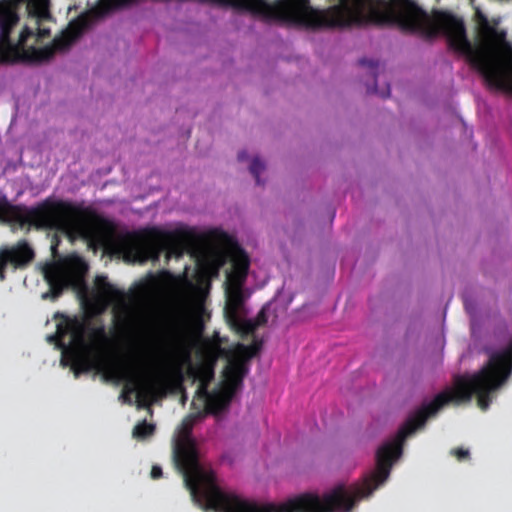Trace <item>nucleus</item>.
I'll use <instances>...</instances> for the list:
<instances>
[{
    "instance_id": "39448f33",
    "label": "nucleus",
    "mask_w": 512,
    "mask_h": 512,
    "mask_svg": "<svg viewBox=\"0 0 512 512\" xmlns=\"http://www.w3.org/2000/svg\"><path fill=\"white\" fill-rule=\"evenodd\" d=\"M0 222L32 226L38 230H56L86 239L113 228L109 220L91 207L52 198L33 207L13 205L3 198L0 200Z\"/></svg>"
},
{
    "instance_id": "7ed1b4c3",
    "label": "nucleus",
    "mask_w": 512,
    "mask_h": 512,
    "mask_svg": "<svg viewBox=\"0 0 512 512\" xmlns=\"http://www.w3.org/2000/svg\"><path fill=\"white\" fill-rule=\"evenodd\" d=\"M48 340L62 349L63 358L71 362L76 375L96 369L106 380L126 381L121 394L125 402L132 404L128 394L136 392L140 402L151 393V386L135 375L130 365L115 361L104 352L110 339L101 320L98 325H93L89 315L65 318L57 324L56 333L50 335Z\"/></svg>"
},
{
    "instance_id": "f03ea898",
    "label": "nucleus",
    "mask_w": 512,
    "mask_h": 512,
    "mask_svg": "<svg viewBox=\"0 0 512 512\" xmlns=\"http://www.w3.org/2000/svg\"><path fill=\"white\" fill-rule=\"evenodd\" d=\"M205 417V411L187 415L181 422L173 447L176 468L192 500L205 511L214 512H350L356 503L369 497L387 480V442L376 453V467L361 483L350 487L338 484L320 496L302 493L286 503L260 506L235 490L224 487L216 472L200 461L196 442L192 437L195 423Z\"/></svg>"
},
{
    "instance_id": "1a4fd4ad",
    "label": "nucleus",
    "mask_w": 512,
    "mask_h": 512,
    "mask_svg": "<svg viewBox=\"0 0 512 512\" xmlns=\"http://www.w3.org/2000/svg\"><path fill=\"white\" fill-rule=\"evenodd\" d=\"M226 341L227 339L215 333L212 339L205 342L204 353L207 359L189 369V373L199 383H211L214 378L215 363L220 357L227 358L228 363L236 358L237 344L233 348L222 347V343Z\"/></svg>"
},
{
    "instance_id": "4be33fe9",
    "label": "nucleus",
    "mask_w": 512,
    "mask_h": 512,
    "mask_svg": "<svg viewBox=\"0 0 512 512\" xmlns=\"http://www.w3.org/2000/svg\"><path fill=\"white\" fill-rule=\"evenodd\" d=\"M155 425L148 423L146 420H143L135 425L133 428L132 435L137 440H144L150 436H152L155 432Z\"/></svg>"
},
{
    "instance_id": "f257e3e1",
    "label": "nucleus",
    "mask_w": 512,
    "mask_h": 512,
    "mask_svg": "<svg viewBox=\"0 0 512 512\" xmlns=\"http://www.w3.org/2000/svg\"><path fill=\"white\" fill-rule=\"evenodd\" d=\"M236 11L249 12L266 22L278 21L309 30L344 29L367 25L398 26L402 31L432 39L440 33L449 46L465 55L487 84L512 91V64L486 49H474L467 38L464 21L439 12L431 18L413 0H197Z\"/></svg>"
},
{
    "instance_id": "f8f14e48",
    "label": "nucleus",
    "mask_w": 512,
    "mask_h": 512,
    "mask_svg": "<svg viewBox=\"0 0 512 512\" xmlns=\"http://www.w3.org/2000/svg\"><path fill=\"white\" fill-rule=\"evenodd\" d=\"M243 286L244 284L225 282L224 316L233 331L239 326L240 321L246 314L245 301L247 295L244 293Z\"/></svg>"
},
{
    "instance_id": "0eeeda50",
    "label": "nucleus",
    "mask_w": 512,
    "mask_h": 512,
    "mask_svg": "<svg viewBox=\"0 0 512 512\" xmlns=\"http://www.w3.org/2000/svg\"><path fill=\"white\" fill-rule=\"evenodd\" d=\"M262 346V342L254 340L250 345L237 344L236 358L232 359L223 371L224 380L220 388L211 392L209 400L202 411L211 414H219L227 409L243 386V380L249 371L248 361L256 356Z\"/></svg>"
},
{
    "instance_id": "5701e85b",
    "label": "nucleus",
    "mask_w": 512,
    "mask_h": 512,
    "mask_svg": "<svg viewBox=\"0 0 512 512\" xmlns=\"http://www.w3.org/2000/svg\"><path fill=\"white\" fill-rule=\"evenodd\" d=\"M264 169H265V165L259 157H255L252 159L250 166H249V171L255 178L257 185L261 184L260 173L262 171H264Z\"/></svg>"
},
{
    "instance_id": "ddd939ff",
    "label": "nucleus",
    "mask_w": 512,
    "mask_h": 512,
    "mask_svg": "<svg viewBox=\"0 0 512 512\" xmlns=\"http://www.w3.org/2000/svg\"><path fill=\"white\" fill-rule=\"evenodd\" d=\"M28 0H0V29L12 32L19 23V7Z\"/></svg>"
},
{
    "instance_id": "a211bd4d",
    "label": "nucleus",
    "mask_w": 512,
    "mask_h": 512,
    "mask_svg": "<svg viewBox=\"0 0 512 512\" xmlns=\"http://www.w3.org/2000/svg\"><path fill=\"white\" fill-rule=\"evenodd\" d=\"M194 346L193 339L186 331H181L177 336L176 355L182 363H191V353Z\"/></svg>"
},
{
    "instance_id": "cd10ccee",
    "label": "nucleus",
    "mask_w": 512,
    "mask_h": 512,
    "mask_svg": "<svg viewBox=\"0 0 512 512\" xmlns=\"http://www.w3.org/2000/svg\"><path fill=\"white\" fill-rule=\"evenodd\" d=\"M237 157L239 161H245L248 157V154L246 151H240Z\"/></svg>"
},
{
    "instance_id": "dca6fc26",
    "label": "nucleus",
    "mask_w": 512,
    "mask_h": 512,
    "mask_svg": "<svg viewBox=\"0 0 512 512\" xmlns=\"http://www.w3.org/2000/svg\"><path fill=\"white\" fill-rule=\"evenodd\" d=\"M268 305H264L261 310L258 312L256 318L254 320L245 319L244 317L239 323V326L235 328V332L242 338L245 339L249 335H252L255 330L264 326L268 321L267 316Z\"/></svg>"
},
{
    "instance_id": "c85d7f7f",
    "label": "nucleus",
    "mask_w": 512,
    "mask_h": 512,
    "mask_svg": "<svg viewBox=\"0 0 512 512\" xmlns=\"http://www.w3.org/2000/svg\"><path fill=\"white\" fill-rule=\"evenodd\" d=\"M57 245H58V242L55 243V244H52V247H51L52 248V253H53L54 256H56V254H57Z\"/></svg>"
},
{
    "instance_id": "4468645a",
    "label": "nucleus",
    "mask_w": 512,
    "mask_h": 512,
    "mask_svg": "<svg viewBox=\"0 0 512 512\" xmlns=\"http://www.w3.org/2000/svg\"><path fill=\"white\" fill-rule=\"evenodd\" d=\"M249 266L248 255L244 250L239 249L231 259V271L227 273L225 282L245 284Z\"/></svg>"
},
{
    "instance_id": "aec40b11",
    "label": "nucleus",
    "mask_w": 512,
    "mask_h": 512,
    "mask_svg": "<svg viewBox=\"0 0 512 512\" xmlns=\"http://www.w3.org/2000/svg\"><path fill=\"white\" fill-rule=\"evenodd\" d=\"M359 65L367 67L369 69L371 77L374 79V84L372 87H367L368 93H378L377 85H376V77H377V70L379 67V62L371 59L362 58L358 61ZM380 96L383 98L390 96V86L387 85L385 91L379 92Z\"/></svg>"
},
{
    "instance_id": "a878e982",
    "label": "nucleus",
    "mask_w": 512,
    "mask_h": 512,
    "mask_svg": "<svg viewBox=\"0 0 512 512\" xmlns=\"http://www.w3.org/2000/svg\"><path fill=\"white\" fill-rule=\"evenodd\" d=\"M162 476V469L160 466L154 465L151 469V477L153 479H158Z\"/></svg>"
},
{
    "instance_id": "412c9836",
    "label": "nucleus",
    "mask_w": 512,
    "mask_h": 512,
    "mask_svg": "<svg viewBox=\"0 0 512 512\" xmlns=\"http://www.w3.org/2000/svg\"><path fill=\"white\" fill-rule=\"evenodd\" d=\"M27 9L34 17L46 18L49 16V0H28Z\"/></svg>"
},
{
    "instance_id": "9d476101",
    "label": "nucleus",
    "mask_w": 512,
    "mask_h": 512,
    "mask_svg": "<svg viewBox=\"0 0 512 512\" xmlns=\"http://www.w3.org/2000/svg\"><path fill=\"white\" fill-rule=\"evenodd\" d=\"M35 253L26 240H20L11 246L0 248V281L6 279V272L22 270L34 260Z\"/></svg>"
},
{
    "instance_id": "f3484780",
    "label": "nucleus",
    "mask_w": 512,
    "mask_h": 512,
    "mask_svg": "<svg viewBox=\"0 0 512 512\" xmlns=\"http://www.w3.org/2000/svg\"><path fill=\"white\" fill-rule=\"evenodd\" d=\"M168 272L164 271L159 275L150 274L146 279L138 284V293L141 296L147 297L159 293L164 286L165 276Z\"/></svg>"
},
{
    "instance_id": "20e7f679",
    "label": "nucleus",
    "mask_w": 512,
    "mask_h": 512,
    "mask_svg": "<svg viewBox=\"0 0 512 512\" xmlns=\"http://www.w3.org/2000/svg\"><path fill=\"white\" fill-rule=\"evenodd\" d=\"M512 373V339L501 351L493 353L489 361L478 372L470 376H457L454 387L438 393L434 399L424 403L403 423L402 438L423 427L428 418L436 415L449 403L470 402L477 396L478 407L486 411L491 403L490 394L500 388Z\"/></svg>"
},
{
    "instance_id": "6e6552de",
    "label": "nucleus",
    "mask_w": 512,
    "mask_h": 512,
    "mask_svg": "<svg viewBox=\"0 0 512 512\" xmlns=\"http://www.w3.org/2000/svg\"><path fill=\"white\" fill-rule=\"evenodd\" d=\"M86 271L87 264L79 257L65 258L48 265L44 269V278L49 291L43 294V299H57L65 288L80 282Z\"/></svg>"
},
{
    "instance_id": "b1692460",
    "label": "nucleus",
    "mask_w": 512,
    "mask_h": 512,
    "mask_svg": "<svg viewBox=\"0 0 512 512\" xmlns=\"http://www.w3.org/2000/svg\"><path fill=\"white\" fill-rule=\"evenodd\" d=\"M209 385L210 384H207V383H199L197 390H196V396L200 400H202L205 403V405L207 404L209 397L211 395V392H209V390H208Z\"/></svg>"
},
{
    "instance_id": "2eb2a0df",
    "label": "nucleus",
    "mask_w": 512,
    "mask_h": 512,
    "mask_svg": "<svg viewBox=\"0 0 512 512\" xmlns=\"http://www.w3.org/2000/svg\"><path fill=\"white\" fill-rule=\"evenodd\" d=\"M476 20L479 27V34L487 42H502L505 40V31H499L496 28L498 21L493 20L494 25H491L487 17L480 11H476Z\"/></svg>"
},
{
    "instance_id": "bb28decb",
    "label": "nucleus",
    "mask_w": 512,
    "mask_h": 512,
    "mask_svg": "<svg viewBox=\"0 0 512 512\" xmlns=\"http://www.w3.org/2000/svg\"><path fill=\"white\" fill-rule=\"evenodd\" d=\"M37 30H38V37H46L50 34V31L48 29L37 28Z\"/></svg>"
},
{
    "instance_id": "9b49d317",
    "label": "nucleus",
    "mask_w": 512,
    "mask_h": 512,
    "mask_svg": "<svg viewBox=\"0 0 512 512\" xmlns=\"http://www.w3.org/2000/svg\"><path fill=\"white\" fill-rule=\"evenodd\" d=\"M10 31L0 29V64H12L29 58L25 50L27 41L34 36V31L25 26L16 43L11 40Z\"/></svg>"
},
{
    "instance_id": "423d86ee",
    "label": "nucleus",
    "mask_w": 512,
    "mask_h": 512,
    "mask_svg": "<svg viewBox=\"0 0 512 512\" xmlns=\"http://www.w3.org/2000/svg\"><path fill=\"white\" fill-rule=\"evenodd\" d=\"M199 241V235L193 230L163 231L150 228L119 237L116 247L125 260L144 263L158 261L164 252L167 258H180L185 253H193Z\"/></svg>"
},
{
    "instance_id": "6ab92c4d",
    "label": "nucleus",
    "mask_w": 512,
    "mask_h": 512,
    "mask_svg": "<svg viewBox=\"0 0 512 512\" xmlns=\"http://www.w3.org/2000/svg\"><path fill=\"white\" fill-rule=\"evenodd\" d=\"M95 288L104 300H112L116 297L122 296V292L119 291L114 285H112L106 276L100 275L95 279Z\"/></svg>"
},
{
    "instance_id": "393cba45",
    "label": "nucleus",
    "mask_w": 512,
    "mask_h": 512,
    "mask_svg": "<svg viewBox=\"0 0 512 512\" xmlns=\"http://www.w3.org/2000/svg\"><path fill=\"white\" fill-rule=\"evenodd\" d=\"M458 461H463L469 458V450L464 448H455L451 451Z\"/></svg>"
}]
</instances>
